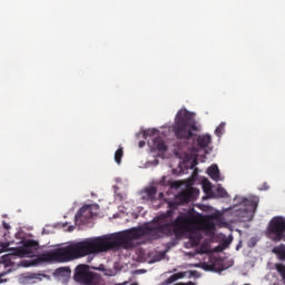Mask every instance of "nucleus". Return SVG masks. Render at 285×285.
<instances>
[{
    "mask_svg": "<svg viewBox=\"0 0 285 285\" xmlns=\"http://www.w3.org/2000/svg\"><path fill=\"white\" fill-rule=\"evenodd\" d=\"M186 233L189 234L191 248L202 243V232L197 228V216L193 213L179 215L173 223L163 224L159 227H134L109 236L87 238L82 240V257L108 253V250H119L121 247L130 248L134 239H141L146 235L153 239H161V237H173V235L175 237H184Z\"/></svg>",
    "mask_w": 285,
    "mask_h": 285,
    "instance_id": "f257e3e1",
    "label": "nucleus"
},
{
    "mask_svg": "<svg viewBox=\"0 0 285 285\" xmlns=\"http://www.w3.org/2000/svg\"><path fill=\"white\" fill-rule=\"evenodd\" d=\"M171 128L177 139L196 140L198 148H208V146L210 145V135H196V132H199V127L195 122H193V116L186 109H180L177 112L175 122Z\"/></svg>",
    "mask_w": 285,
    "mask_h": 285,
    "instance_id": "f03ea898",
    "label": "nucleus"
},
{
    "mask_svg": "<svg viewBox=\"0 0 285 285\" xmlns=\"http://www.w3.org/2000/svg\"><path fill=\"white\" fill-rule=\"evenodd\" d=\"M199 197V189L195 187L187 188L176 195L175 200L168 203V210L165 214H161L160 216H157L154 218L155 226L145 225L140 226V228H159V226L164 224H173L174 222H168V217H173V213L179 208V206L184 204H189V202H195Z\"/></svg>",
    "mask_w": 285,
    "mask_h": 285,
    "instance_id": "7ed1b4c3",
    "label": "nucleus"
},
{
    "mask_svg": "<svg viewBox=\"0 0 285 285\" xmlns=\"http://www.w3.org/2000/svg\"><path fill=\"white\" fill-rule=\"evenodd\" d=\"M266 234L272 242H285V218L273 217L268 223Z\"/></svg>",
    "mask_w": 285,
    "mask_h": 285,
    "instance_id": "20e7f679",
    "label": "nucleus"
},
{
    "mask_svg": "<svg viewBox=\"0 0 285 285\" xmlns=\"http://www.w3.org/2000/svg\"><path fill=\"white\" fill-rule=\"evenodd\" d=\"M73 278L78 284L85 285H99V282H101L99 274L90 272L88 265H78Z\"/></svg>",
    "mask_w": 285,
    "mask_h": 285,
    "instance_id": "39448f33",
    "label": "nucleus"
},
{
    "mask_svg": "<svg viewBox=\"0 0 285 285\" xmlns=\"http://www.w3.org/2000/svg\"><path fill=\"white\" fill-rule=\"evenodd\" d=\"M11 250L16 257H35V254L39 250V243L33 239L23 240L20 247Z\"/></svg>",
    "mask_w": 285,
    "mask_h": 285,
    "instance_id": "423d86ee",
    "label": "nucleus"
},
{
    "mask_svg": "<svg viewBox=\"0 0 285 285\" xmlns=\"http://www.w3.org/2000/svg\"><path fill=\"white\" fill-rule=\"evenodd\" d=\"M243 204L245 206L244 210L246 213V220L253 219V217H255L257 206H259V198L257 196L244 198Z\"/></svg>",
    "mask_w": 285,
    "mask_h": 285,
    "instance_id": "0eeeda50",
    "label": "nucleus"
},
{
    "mask_svg": "<svg viewBox=\"0 0 285 285\" xmlns=\"http://www.w3.org/2000/svg\"><path fill=\"white\" fill-rule=\"evenodd\" d=\"M92 207L90 205L82 206L76 214L77 222H85L83 219H92Z\"/></svg>",
    "mask_w": 285,
    "mask_h": 285,
    "instance_id": "6e6552de",
    "label": "nucleus"
},
{
    "mask_svg": "<svg viewBox=\"0 0 285 285\" xmlns=\"http://www.w3.org/2000/svg\"><path fill=\"white\" fill-rule=\"evenodd\" d=\"M157 197V187H147L141 191V199L144 202H154V199Z\"/></svg>",
    "mask_w": 285,
    "mask_h": 285,
    "instance_id": "1a4fd4ad",
    "label": "nucleus"
},
{
    "mask_svg": "<svg viewBox=\"0 0 285 285\" xmlns=\"http://www.w3.org/2000/svg\"><path fill=\"white\" fill-rule=\"evenodd\" d=\"M272 253L273 255H276L278 262H285V244L273 247Z\"/></svg>",
    "mask_w": 285,
    "mask_h": 285,
    "instance_id": "9d476101",
    "label": "nucleus"
},
{
    "mask_svg": "<svg viewBox=\"0 0 285 285\" xmlns=\"http://www.w3.org/2000/svg\"><path fill=\"white\" fill-rule=\"evenodd\" d=\"M154 148L159 150V153H166L168 150V146H166V142H164L161 137H156L154 139Z\"/></svg>",
    "mask_w": 285,
    "mask_h": 285,
    "instance_id": "9b49d317",
    "label": "nucleus"
},
{
    "mask_svg": "<svg viewBox=\"0 0 285 285\" xmlns=\"http://www.w3.org/2000/svg\"><path fill=\"white\" fill-rule=\"evenodd\" d=\"M207 174L212 179H214V181H219V167H217V165H212L207 169Z\"/></svg>",
    "mask_w": 285,
    "mask_h": 285,
    "instance_id": "f8f14e48",
    "label": "nucleus"
},
{
    "mask_svg": "<svg viewBox=\"0 0 285 285\" xmlns=\"http://www.w3.org/2000/svg\"><path fill=\"white\" fill-rule=\"evenodd\" d=\"M184 277H186V274L179 272V273H176L171 276H169L166 281H165V284L166 285H170V284H174V282H177V279H184Z\"/></svg>",
    "mask_w": 285,
    "mask_h": 285,
    "instance_id": "ddd939ff",
    "label": "nucleus"
},
{
    "mask_svg": "<svg viewBox=\"0 0 285 285\" xmlns=\"http://www.w3.org/2000/svg\"><path fill=\"white\" fill-rule=\"evenodd\" d=\"M274 268L278 273V275L282 278L283 284L285 285V265L282 263H276L274 265Z\"/></svg>",
    "mask_w": 285,
    "mask_h": 285,
    "instance_id": "4468645a",
    "label": "nucleus"
},
{
    "mask_svg": "<svg viewBox=\"0 0 285 285\" xmlns=\"http://www.w3.org/2000/svg\"><path fill=\"white\" fill-rule=\"evenodd\" d=\"M203 230L206 233H215V223L210 219H207L203 223Z\"/></svg>",
    "mask_w": 285,
    "mask_h": 285,
    "instance_id": "2eb2a0df",
    "label": "nucleus"
},
{
    "mask_svg": "<svg viewBox=\"0 0 285 285\" xmlns=\"http://www.w3.org/2000/svg\"><path fill=\"white\" fill-rule=\"evenodd\" d=\"M124 157V147H119L115 153V161L116 164H121V159Z\"/></svg>",
    "mask_w": 285,
    "mask_h": 285,
    "instance_id": "dca6fc26",
    "label": "nucleus"
},
{
    "mask_svg": "<svg viewBox=\"0 0 285 285\" xmlns=\"http://www.w3.org/2000/svg\"><path fill=\"white\" fill-rule=\"evenodd\" d=\"M224 128H226V122H220L215 130V135H217V137H222V135H224Z\"/></svg>",
    "mask_w": 285,
    "mask_h": 285,
    "instance_id": "f3484780",
    "label": "nucleus"
},
{
    "mask_svg": "<svg viewBox=\"0 0 285 285\" xmlns=\"http://www.w3.org/2000/svg\"><path fill=\"white\" fill-rule=\"evenodd\" d=\"M217 197H228V191L224 189V187L216 188Z\"/></svg>",
    "mask_w": 285,
    "mask_h": 285,
    "instance_id": "a211bd4d",
    "label": "nucleus"
},
{
    "mask_svg": "<svg viewBox=\"0 0 285 285\" xmlns=\"http://www.w3.org/2000/svg\"><path fill=\"white\" fill-rule=\"evenodd\" d=\"M57 273H58V275L66 277V276L70 275V269L68 267H60L57 269Z\"/></svg>",
    "mask_w": 285,
    "mask_h": 285,
    "instance_id": "6ab92c4d",
    "label": "nucleus"
},
{
    "mask_svg": "<svg viewBox=\"0 0 285 285\" xmlns=\"http://www.w3.org/2000/svg\"><path fill=\"white\" fill-rule=\"evenodd\" d=\"M157 132L156 129H149L144 132L145 137H153Z\"/></svg>",
    "mask_w": 285,
    "mask_h": 285,
    "instance_id": "aec40b11",
    "label": "nucleus"
},
{
    "mask_svg": "<svg viewBox=\"0 0 285 285\" xmlns=\"http://www.w3.org/2000/svg\"><path fill=\"white\" fill-rule=\"evenodd\" d=\"M6 275H8V272H2V273H0V284H3V283H6V282H8V279L1 278V277H6Z\"/></svg>",
    "mask_w": 285,
    "mask_h": 285,
    "instance_id": "412c9836",
    "label": "nucleus"
},
{
    "mask_svg": "<svg viewBox=\"0 0 285 285\" xmlns=\"http://www.w3.org/2000/svg\"><path fill=\"white\" fill-rule=\"evenodd\" d=\"M268 184L267 183H264L263 185H262V187L259 188V190H268Z\"/></svg>",
    "mask_w": 285,
    "mask_h": 285,
    "instance_id": "4be33fe9",
    "label": "nucleus"
},
{
    "mask_svg": "<svg viewBox=\"0 0 285 285\" xmlns=\"http://www.w3.org/2000/svg\"><path fill=\"white\" fill-rule=\"evenodd\" d=\"M159 184H160L161 186H166V176H163V177H161Z\"/></svg>",
    "mask_w": 285,
    "mask_h": 285,
    "instance_id": "5701e85b",
    "label": "nucleus"
},
{
    "mask_svg": "<svg viewBox=\"0 0 285 285\" xmlns=\"http://www.w3.org/2000/svg\"><path fill=\"white\" fill-rule=\"evenodd\" d=\"M2 226H3V228H4L6 230H10V224L3 222V223H2Z\"/></svg>",
    "mask_w": 285,
    "mask_h": 285,
    "instance_id": "b1692460",
    "label": "nucleus"
},
{
    "mask_svg": "<svg viewBox=\"0 0 285 285\" xmlns=\"http://www.w3.org/2000/svg\"><path fill=\"white\" fill-rule=\"evenodd\" d=\"M138 146L139 148H144L146 146V141H139Z\"/></svg>",
    "mask_w": 285,
    "mask_h": 285,
    "instance_id": "393cba45",
    "label": "nucleus"
},
{
    "mask_svg": "<svg viewBox=\"0 0 285 285\" xmlns=\"http://www.w3.org/2000/svg\"><path fill=\"white\" fill-rule=\"evenodd\" d=\"M204 190H205V193H208V190H210V186H204Z\"/></svg>",
    "mask_w": 285,
    "mask_h": 285,
    "instance_id": "a878e982",
    "label": "nucleus"
},
{
    "mask_svg": "<svg viewBox=\"0 0 285 285\" xmlns=\"http://www.w3.org/2000/svg\"><path fill=\"white\" fill-rule=\"evenodd\" d=\"M193 151H194V153H199V149H197V148L194 147V148H193Z\"/></svg>",
    "mask_w": 285,
    "mask_h": 285,
    "instance_id": "bb28decb",
    "label": "nucleus"
}]
</instances>
